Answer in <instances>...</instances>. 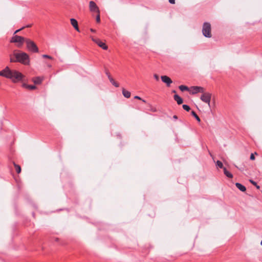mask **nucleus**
Instances as JSON below:
<instances>
[{
    "label": "nucleus",
    "instance_id": "nucleus-1",
    "mask_svg": "<svg viewBox=\"0 0 262 262\" xmlns=\"http://www.w3.org/2000/svg\"><path fill=\"white\" fill-rule=\"evenodd\" d=\"M0 76L11 79L14 82L20 81L23 77L21 73L16 70H11L8 67L0 71Z\"/></svg>",
    "mask_w": 262,
    "mask_h": 262
},
{
    "label": "nucleus",
    "instance_id": "nucleus-2",
    "mask_svg": "<svg viewBox=\"0 0 262 262\" xmlns=\"http://www.w3.org/2000/svg\"><path fill=\"white\" fill-rule=\"evenodd\" d=\"M13 56L16 58L17 62L25 65H29L30 63V58L29 55L23 52L14 53Z\"/></svg>",
    "mask_w": 262,
    "mask_h": 262
},
{
    "label": "nucleus",
    "instance_id": "nucleus-3",
    "mask_svg": "<svg viewBox=\"0 0 262 262\" xmlns=\"http://www.w3.org/2000/svg\"><path fill=\"white\" fill-rule=\"evenodd\" d=\"M203 35L207 38L211 37V25L210 23L205 22L203 24L202 28Z\"/></svg>",
    "mask_w": 262,
    "mask_h": 262
},
{
    "label": "nucleus",
    "instance_id": "nucleus-4",
    "mask_svg": "<svg viewBox=\"0 0 262 262\" xmlns=\"http://www.w3.org/2000/svg\"><path fill=\"white\" fill-rule=\"evenodd\" d=\"M26 43L27 44V47L30 51L33 53L38 52V48L34 41L29 39H26Z\"/></svg>",
    "mask_w": 262,
    "mask_h": 262
},
{
    "label": "nucleus",
    "instance_id": "nucleus-5",
    "mask_svg": "<svg viewBox=\"0 0 262 262\" xmlns=\"http://www.w3.org/2000/svg\"><path fill=\"white\" fill-rule=\"evenodd\" d=\"M211 98V94L209 93H203V94L201 95L200 99L201 100L208 104L210 106V102Z\"/></svg>",
    "mask_w": 262,
    "mask_h": 262
},
{
    "label": "nucleus",
    "instance_id": "nucleus-6",
    "mask_svg": "<svg viewBox=\"0 0 262 262\" xmlns=\"http://www.w3.org/2000/svg\"><path fill=\"white\" fill-rule=\"evenodd\" d=\"M90 11L92 13H100L99 7L94 1L89 3Z\"/></svg>",
    "mask_w": 262,
    "mask_h": 262
},
{
    "label": "nucleus",
    "instance_id": "nucleus-7",
    "mask_svg": "<svg viewBox=\"0 0 262 262\" xmlns=\"http://www.w3.org/2000/svg\"><path fill=\"white\" fill-rule=\"evenodd\" d=\"M204 88L202 86H191L190 88V93L192 95L196 94L198 93H204Z\"/></svg>",
    "mask_w": 262,
    "mask_h": 262
},
{
    "label": "nucleus",
    "instance_id": "nucleus-8",
    "mask_svg": "<svg viewBox=\"0 0 262 262\" xmlns=\"http://www.w3.org/2000/svg\"><path fill=\"white\" fill-rule=\"evenodd\" d=\"M26 41V39L24 37L18 36V35H14L11 40V42H14V43H20V44H22L24 41Z\"/></svg>",
    "mask_w": 262,
    "mask_h": 262
},
{
    "label": "nucleus",
    "instance_id": "nucleus-9",
    "mask_svg": "<svg viewBox=\"0 0 262 262\" xmlns=\"http://www.w3.org/2000/svg\"><path fill=\"white\" fill-rule=\"evenodd\" d=\"M92 40L94 42L97 43L99 47H101L103 50L107 49V46L105 45V43L103 42L99 39H95L92 38Z\"/></svg>",
    "mask_w": 262,
    "mask_h": 262
},
{
    "label": "nucleus",
    "instance_id": "nucleus-10",
    "mask_svg": "<svg viewBox=\"0 0 262 262\" xmlns=\"http://www.w3.org/2000/svg\"><path fill=\"white\" fill-rule=\"evenodd\" d=\"M161 79L162 82L165 83L168 87L170 86V84L172 83V80L167 76H161Z\"/></svg>",
    "mask_w": 262,
    "mask_h": 262
},
{
    "label": "nucleus",
    "instance_id": "nucleus-11",
    "mask_svg": "<svg viewBox=\"0 0 262 262\" xmlns=\"http://www.w3.org/2000/svg\"><path fill=\"white\" fill-rule=\"evenodd\" d=\"M71 24L73 26V27L75 28V29L79 32V29L78 28V22L75 18H71L70 19Z\"/></svg>",
    "mask_w": 262,
    "mask_h": 262
},
{
    "label": "nucleus",
    "instance_id": "nucleus-12",
    "mask_svg": "<svg viewBox=\"0 0 262 262\" xmlns=\"http://www.w3.org/2000/svg\"><path fill=\"white\" fill-rule=\"evenodd\" d=\"M174 100L177 102L178 104L180 105L183 103V99L177 94L173 96Z\"/></svg>",
    "mask_w": 262,
    "mask_h": 262
},
{
    "label": "nucleus",
    "instance_id": "nucleus-13",
    "mask_svg": "<svg viewBox=\"0 0 262 262\" xmlns=\"http://www.w3.org/2000/svg\"><path fill=\"white\" fill-rule=\"evenodd\" d=\"M235 186L239 190L242 192H245L246 190V187L239 183H236Z\"/></svg>",
    "mask_w": 262,
    "mask_h": 262
},
{
    "label": "nucleus",
    "instance_id": "nucleus-14",
    "mask_svg": "<svg viewBox=\"0 0 262 262\" xmlns=\"http://www.w3.org/2000/svg\"><path fill=\"white\" fill-rule=\"evenodd\" d=\"M23 87L29 90H35L36 88L34 85H29L26 83H23Z\"/></svg>",
    "mask_w": 262,
    "mask_h": 262
},
{
    "label": "nucleus",
    "instance_id": "nucleus-15",
    "mask_svg": "<svg viewBox=\"0 0 262 262\" xmlns=\"http://www.w3.org/2000/svg\"><path fill=\"white\" fill-rule=\"evenodd\" d=\"M122 94L124 97L127 98H128L130 97V93L124 89H122Z\"/></svg>",
    "mask_w": 262,
    "mask_h": 262
},
{
    "label": "nucleus",
    "instance_id": "nucleus-16",
    "mask_svg": "<svg viewBox=\"0 0 262 262\" xmlns=\"http://www.w3.org/2000/svg\"><path fill=\"white\" fill-rule=\"evenodd\" d=\"M223 170H224V173L227 177H228L229 178H233L232 174L231 173H230L229 171H228L225 167H224L223 168Z\"/></svg>",
    "mask_w": 262,
    "mask_h": 262
},
{
    "label": "nucleus",
    "instance_id": "nucleus-17",
    "mask_svg": "<svg viewBox=\"0 0 262 262\" xmlns=\"http://www.w3.org/2000/svg\"><path fill=\"white\" fill-rule=\"evenodd\" d=\"M109 80L111 82V83L115 87L118 88L119 86V83L116 82L113 78H110Z\"/></svg>",
    "mask_w": 262,
    "mask_h": 262
},
{
    "label": "nucleus",
    "instance_id": "nucleus-18",
    "mask_svg": "<svg viewBox=\"0 0 262 262\" xmlns=\"http://www.w3.org/2000/svg\"><path fill=\"white\" fill-rule=\"evenodd\" d=\"M33 81L35 84H39L41 83L42 79L39 77H37L35 78Z\"/></svg>",
    "mask_w": 262,
    "mask_h": 262
},
{
    "label": "nucleus",
    "instance_id": "nucleus-19",
    "mask_svg": "<svg viewBox=\"0 0 262 262\" xmlns=\"http://www.w3.org/2000/svg\"><path fill=\"white\" fill-rule=\"evenodd\" d=\"M179 89L183 92L184 91H189V88L187 86L184 85H181L179 87Z\"/></svg>",
    "mask_w": 262,
    "mask_h": 262
},
{
    "label": "nucleus",
    "instance_id": "nucleus-20",
    "mask_svg": "<svg viewBox=\"0 0 262 262\" xmlns=\"http://www.w3.org/2000/svg\"><path fill=\"white\" fill-rule=\"evenodd\" d=\"M14 165L16 171L17 173H19L21 172V167L19 165L16 164L14 163Z\"/></svg>",
    "mask_w": 262,
    "mask_h": 262
},
{
    "label": "nucleus",
    "instance_id": "nucleus-21",
    "mask_svg": "<svg viewBox=\"0 0 262 262\" xmlns=\"http://www.w3.org/2000/svg\"><path fill=\"white\" fill-rule=\"evenodd\" d=\"M191 115L196 119L198 122H200L201 120L199 117L197 115L195 112L192 111L191 113Z\"/></svg>",
    "mask_w": 262,
    "mask_h": 262
},
{
    "label": "nucleus",
    "instance_id": "nucleus-22",
    "mask_svg": "<svg viewBox=\"0 0 262 262\" xmlns=\"http://www.w3.org/2000/svg\"><path fill=\"white\" fill-rule=\"evenodd\" d=\"M183 108L187 112H189L190 110V107L187 104H183L182 105Z\"/></svg>",
    "mask_w": 262,
    "mask_h": 262
},
{
    "label": "nucleus",
    "instance_id": "nucleus-23",
    "mask_svg": "<svg viewBox=\"0 0 262 262\" xmlns=\"http://www.w3.org/2000/svg\"><path fill=\"white\" fill-rule=\"evenodd\" d=\"M216 165L220 168H224L222 162L219 160L216 161Z\"/></svg>",
    "mask_w": 262,
    "mask_h": 262
},
{
    "label": "nucleus",
    "instance_id": "nucleus-24",
    "mask_svg": "<svg viewBox=\"0 0 262 262\" xmlns=\"http://www.w3.org/2000/svg\"><path fill=\"white\" fill-rule=\"evenodd\" d=\"M96 19L97 23H99L100 22V13H97Z\"/></svg>",
    "mask_w": 262,
    "mask_h": 262
},
{
    "label": "nucleus",
    "instance_id": "nucleus-25",
    "mask_svg": "<svg viewBox=\"0 0 262 262\" xmlns=\"http://www.w3.org/2000/svg\"><path fill=\"white\" fill-rule=\"evenodd\" d=\"M250 182L253 185L255 186L257 188L259 189V186L258 185H257V183L254 181L253 180H249Z\"/></svg>",
    "mask_w": 262,
    "mask_h": 262
},
{
    "label": "nucleus",
    "instance_id": "nucleus-26",
    "mask_svg": "<svg viewBox=\"0 0 262 262\" xmlns=\"http://www.w3.org/2000/svg\"><path fill=\"white\" fill-rule=\"evenodd\" d=\"M42 56L43 58H49V59H53L52 56H49L48 55H46V54H43V55H42Z\"/></svg>",
    "mask_w": 262,
    "mask_h": 262
},
{
    "label": "nucleus",
    "instance_id": "nucleus-27",
    "mask_svg": "<svg viewBox=\"0 0 262 262\" xmlns=\"http://www.w3.org/2000/svg\"><path fill=\"white\" fill-rule=\"evenodd\" d=\"M134 98H135V99H136L141 100H142V101L143 102H146L145 100L142 99L141 97H139V96H135Z\"/></svg>",
    "mask_w": 262,
    "mask_h": 262
},
{
    "label": "nucleus",
    "instance_id": "nucleus-28",
    "mask_svg": "<svg viewBox=\"0 0 262 262\" xmlns=\"http://www.w3.org/2000/svg\"><path fill=\"white\" fill-rule=\"evenodd\" d=\"M154 77L156 80L158 81L159 80V76L157 74H154Z\"/></svg>",
    "mask_w": 262,
    "mask_h": 262
},
{
    "label": "nucleus",
    "instance_id": "nucleus-29",
    "mask_svg": "<svg viewBox=\"0 0 262 262\" xmlns=\"http://www.w3.org/2000/svg\"><path fill=\"white\" fill-rule=\"evenodd\" d=\"M10 62H17V60H16V58H10Z\"/></svg>",
    "mask_w": 262,
    "mask_h": 262
},
{
    "label": "nucleus",
    "instance_id": "nucleus-30",
    "mask_svg": "<svg viewBox=\"0 0 262 262\" xmlns=\"http://www.w3.org/2000/svg\"><path fill=\"white\" fill-rule=\"evenodd\" d=\"M250 159L251 160H254L255 159V156L253 154H251Z\"/></svg>",
    "mask_w": 262,
    "mask_h": 262
},
{
    "label": "nucleus",
    "instance_id": "nucleus-31",
    "mask_svg": "<svg viewBox=\"0 0 262 262\" xmlns=\"http://www.w3.org/2000/svg\"><path fill=\"white\" fill-rule=\"evenodd\" d=\"M25 28V27H22L21 28L19 29H18L17 30H16L15 32H14V34H16L17 33H18L19 31H20V30H23V29Z\"/></svg>",
    "mask_w": 262,
    "mask_h": 262
},
{
    "label": "nucleus",
    "instance_id": "nucleus-32",
    "mask_svg": "<svg viewBox=\"0 0 262 262\" xmlns=\"http://www.w3.org/2000/svg\"><path fill=\"white\" fill-rule=\"evenodd\" d=\"M106 75L107 76V77L108 78V79L110 80V78H112L110 75V74L108 72H106Z\"/></svg>",
    "mask_w": 262,
    "mask_h": 262
},
{
    "label": "nucleus",
    "instance_id": "nucleus-33",
    "mask_svg": "<svg viewBox=\"0 0 262 262\" xmlns=\"http://www.w3.org/2000/svg\"><path fill=\"white\" fill-rule=\"evenodd\" d=\"M169 2L171 4H175V0H169Z\"/></svg>",
    "mask_w": 262,
    "mask_h": 262
},
{
    "label": "nucleus",
    "instance_id": "nucleus-34",
    "mask_svg": "<svg viewBox=\"0 0 262 262\" xmlns=\"http://www.w3.org/2000/svg\"><path fill=\"white\" fill-rule=\"evenodd\" d=\"M235 167L238 168L239 170L241 171H243V168H239L237 166H235Z\"/></svg>",
    "mask_w": 262,
    "mask_h": 262
},
{
    "label": "nucleus",
    "instance_id": "nucleus-35",
    "mask_svg": "<svg viewBox=\"0 0 262 262\" xmlns=\"http://www.w3.org/2000/svg\"><path fill=\"white\" fill-rule=\"evenodd\" d=\"M173 118L174 120H177V119H178V117H177V116H176V115H174V116H173Z\"/></svg>",
    "mask_w": 262,
    "mask_h": 262
},
{
    "label": "nucleus",
    "instance_id": "nucleus-36",
    "mask_svg": "<svg viewBox=\"0 0 262 262\" xmlns=\"http://www.w3.org/2000/svg\"><path fill=\"white\" fill-rule=\"evenodd\" d=\"M91 31L92 32H95V30L94 29H91Z\"/></svg>",
    "mask_w": 262,
    "mask_h": 262
},
{
    "label": "nucleus",
    "instance_id": "nucleus-37",
    "mask_svg": "<svg viewBox=\"0 0 262 262\" xmlns=\"http://www.w3.org/2000/svg\"><path fill=\"white\" fill-rule=\"evenodd\" d=\"M31 26H32V25L30 24V25H27L26 27H30Z\"/></svg>",
    "mask_w": 262,
    "mask_h": 262
},
{
    "label": "nucleus",
    "instance_id": "nucleus-38",
    "mask_svg": "<svg viewBox=\"0 0 262 262\" xmlns=\"http://www.w3.org/2000/svg\"><path fill=\"white\" fill-rule=\"evenodd\" d=\"M172 93H175L176 92V91L175 90H173V91H172Z\"/></svg>",
    "mask_w": 262,
    "mask_h": 262
},
{
    "label": "nucleus",
    "instance_id": "nucleus-39",
    "mask_svg": "<svg viewBox=\"0 0 262 262\" xmlns=\"http://www.w3.org/2000/svg\"><path fill=\"white\" fill-rule=\"evenodd\" d=\"M260 244H261V245L262 246V239H261V242H260Z\"/></svg>",
    "mask_w": 262,
    "mask_h": 262
}]
</instances>
